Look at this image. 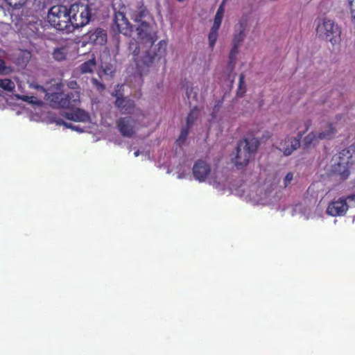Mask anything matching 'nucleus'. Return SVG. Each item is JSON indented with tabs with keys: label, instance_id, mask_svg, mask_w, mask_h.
<instances>
[{
	"label": "nucleus",
	"instance_id": "1",
	"mask_svg": "<svg viewBox=\"0 0 355 355\" xmlns=\"http://www.w3.org/2000/svg\"><path fill=\"white\" fill-rule=\"evenodd\" d=\"M137 40L131 41L129 44V51L134 56H137L141 51V46L144 49L146 55L143 58L144 64L150 65L156 56L163 55L166 49V43L164 40L157 44L158 53L150 50L157 40V31L146 21H142L136 28Z\"/></svg>",
	"mask_w": 355,
	"mask_h": 355
},
{
	"label": "nucleus",
	"instance_id": "2",
	"mask_svg": "<svg viewBox=\"0 0 355 355\" xmlns=\"http://www.w3.org/2000/svg\"><path fill=\"white\" fill-rule=\"evenodd\" d=\"M259 141L256 138L243 139L237 145L236 156L232 159L237 168H242L248 164L252 156L256 152Z\"/></svg>",
	"mask_w": 355,
	"mask_h": 355
},
{
	"label": "nucleus",
	"instance_id": "3",
	"mask_svg": "<svg viewBox=\"0 0 355 355\" xmlns=\"http://www.w3.org/2000/svg\"><path fill=\"white\" fill-rule=\"evenodd\" d=\"M69 12L65 6H53L48 11L47 21L56 30L68 33L70 26Z\"/></svg>",
	"mask_w": 355,
	"mask_h": 355
},
{
	"label": "nucleus",
	"instance_id": "4",
	"mask_svg": "<svg viewBox=\"0 0 355 355\" xmlns=\"http://www.w3.org/2000/svg\"><path fill=\"white\" fill-rule=\"evenodd\" d=\"M45 99L53 108H71L77 106L80 102V94L78 92L64 94L55 92L46 93Z\"/></svg>",
	"mask_w": 355,
	"mask_h": 355
},
{
	"label": "nucleus",
	"instance_id": "5",
	"mask_svg": "<svg viewBox=\"0 0 355 355\" xmlns=\"http://www.w3.org/2000/svg\"><path fill=\"white\" fill-rule=\"evenodd\" d=\"M70 17V26L68 33L73 32L87 24L90 20V10L87 6L83 4H73L69 8Z\"/></svg>",
	"mask_w": 355,
	"mask_h": 355
},
{
	"label": "nucleus",
	"instance_id": "6",
	"mask_svg": "<svg viewBox=\"0 0 355 355\" xmlns=\"http://www.w3.org/2000/svg\"><path fill=\"white\" fill-rule=\"evenodd\" d=\"M317 35L332 44L337 43L340 35V30L334 20L328 18L320 19L316 27Z\"/></svg>",
	"mask_w": 355,
	"mask_h": 355
},
{
	"label": "nucleus",
	"instance_id": "7",
	"mask_svg": "<svg viewBox=\"0 0 355 355\" xmlns=\"http://www.w3.org/2000/svg\"><path fill=\"white\" fill-rule=\"evenodd\" d=\"M351 157L349 150H343L339 153L334 164V171L339 174L343 179L347 178L349 175V166L352 163Z\"/></svg>",
	"mask_w": 355,
	"mask_h": 355
},
{
	"label": "nucleus",
	"instance_id": "8",
	"mask_svg": "<svg viewBox=\"0 0 355 355\" xmlns=\"http://www.w3.org/2000/svg\"><path fill=\"white\" fill-rule=\"evenodd\" d=\"M116 128L124 137H132L138 130V122L131 116L121 117L116 121Z\"/></svg>",
	"mask_w": 355,
	"mask_h": 355
},
{
	"label": "nucleus",
	"instance_id": "9",
	"mask_svg": "<svg viewBox=\"0 0 355 355\" xmlns=\"http://www.w3.org/2000/svg\"><path fill=\"white\" fill-rule=\"evenodd\" d=\"M114 30L126 36H130L132 27L122 12H116L114 14Z\"/></svg>",
	"mask_w": 355,
	"mask_h": 355
},
{
	"label": "nucleus",
	"instance_id": "10",
	"mask_svg": "<svg viewBox=\"0 0 355 355\" xmlns=\"http://www.w3.org/2000/svg\"><path fill=\"white\" fill-rule=\"evenodd\" d=\"M348 208L346 199L339 198L329 204L326 212L331 216H341L346 214Z\"/></svg>",
	"mask_w": 355,
	"mask_h": 355
},
{
	"label": "nucleus",
	"instance_id": "11",
	"mask_svg": "<svg viewBox=\"0 0 355 355\" xmlns=\"http://www.w3.org/2000/svg\"><path fill=\"white\" fill-rule=\"evenodd\" d=\"M194 178L199 182H205L211 175L210 166L203 160H198L193 166Z\"/></svg>",
	"mask_w": 355,
	"mask_h": 355
},
{
	"label": "nucleus",
	"instance_id": "12",
	"mask_svg": "<svg viewBox=\"0 0 355 355\" xmlns=\"http://www.w3.org/2000/svg\"><path fill=\"white\" fill-rule=\"evenodd\" d=\"M115 105L123 114H135L138 111L140 112L139 110L136 108L134 101L128 98L117 96Z\"/></svg>",
	"mask_w": 355,
	"mask_h": 355
},
{
	"label": "nucleus",
	"instance_id": "13",
	"mask_svg": "<svg viewBox=\"0 0 355 355\" xmlns=\"http://www.w3.org/2000/svg\"><path fill=\"white\" fill-rule=\"evenodd\" d=\"M300 146V138L287 137L279 143L278 148L285 155L288 156L290 155L294 150L297 149Z\"/></svg>",
	"mask_w": 355,
	"mask_h": 355
},
{
	"label": "nucleus",
	"instance_id": "14",
	"mask_svg": "<svg viewBox=\"0 0 355 355\" xmlns=\"http://www.w3.org/2000/svg\"><path fill=\"white\" fill-rule=\"evenodd\" d=\"M88 38L92 43L103 45L107 42V33L104 29L97 28L88 33Z\"/></svg>",
	"mask_w": 355,
	"mask_h": 355
},
{
	"label": "nucleus",
	"instance_id": "15",
	"mask_svg": "<svg viewBox=\"0 0 355 355\" xmlns=\"http://www.w3.org/2000/svg\"><path fill=\"white\" fill-rule=\"evenodd\" d=\"M63 116L69 119L76 122H87L89 121V114L83 110L76 109L70 112H64Z\"/></svg>",
	"mask_w": 355,
	"mask_h": 355
},
{
	"label": "nucleus",
	"instance_id": "16",
	"mask_svg": "<svg viewBox=\"0 0 355 355\" xmlns=\"http://www.w3.org/2000/svg\"><path fill=\"white\" fill-rule=\"evenodd\" d=\"M322 139L320 135L315 132H309L303 139V144L306 148L315 146Z\"/></svg>",
	"mask_w": 355,
	"mask_h": 355
},
{
	"label": "nucleus",
	"instance_id": "17",
	"mask_svg": "<svg viewBox=\"0 0 355 355\" xmlns=\"http://www.w3.org/2000/svg\"><path fill=\"white\" fill-rule=\"evenodd\" d=\"M336 133V128L332 124L328 125L325 128L322 130L318 134L322 140H329L334 138Z\"/></svg>",
	"mask_w": 355,
	"mask_h": 355
},
{
	"label": "nucleus",
	"instance_id": "18",
	"mask_svg": "<svg viewBox=\"0 0 355 355\" xmlns=\"http://www.w3.org/2000/svg\"><path fill=\"white\" fill-rule=\"evenodd\" d=\"M96 67L94 59L89 60L80 66V70L83 73H92Z\"/></svg>",
	"mask_w": 355,
	"mask_h": 355
},
{
	"label": "nucleus",
	"instance_id": "19",
	"mask_svg": "<svg viewBox=\"0 0 355 355\" xmlns=\"http://www.w3.org/2000/svg\"><path fill=\"white\" fill-rule=\"evenodd\" d=\"M0 87L7 92H13L15 88V84L8 78L0 79Z\"/></svg>",
	"mask_w": 355,
	"mask_h": 355
},
{
	"label": "nucleus",
	"instance_id": "20",
	"mask_svg": "<svg viewBox=\"0 0 355 355\" xmlns=\"http://www.w3.org/2000/svg\"><path fill=\"white\" fill-rule=\"evenodd\" d=\"M198 116L199 110L196 107L192 109L187 117L186 125L191 128L198 119Z\"/></svg>",
	"mask_w": 355,
	"mask_h": 355
},
{
	"label": "nucleus",
	"instance_id": "21",
	"mask_svg": "<svg viewBox=\"0 0 355 355\" xmlns=\"http://www.w3.org/2000/svg\"><path fill=\"white\" fill-rule=\"evenodd\" d=\"M16 97L17 99H20L32 105H40L42 104V101L33 96L17 94Z\"/></svg>",
	"mask_w": 355,
	"mask_h": 355
},
{
	"label": "nucleus",
	"instance_id": "22",
	"mask_svg": "<svg viewBox=\"0 0 355 355\" xmlns=\"http://www.w3.org/2000/svg\"><path fill=\"white\" fill-rule=\"evenodd\" d=\"M249 17L248 15H243L236 26V30L245 31L248 26Z\"/></svg>",
	"mask_w": 355,
	"mask_h": 355
},
{
	"label": "nucleus",
	"instance_id": "23",
	"mask_svg": "<svg viewBox=\"0 0 355 355\" xmlns=\"http://www.w3.org/2000/svg\"><path fill=\"white\" fill-rule=\"evenodd\" d=\"M53 58L58 61H62L66 58L67 50L64 48H58L53 51Z\"/></svg>",
	"mask_w": 355,
	"mask_h": 355
},
{
	"label": "nucleus",
	"instance_id": "24",
	"mask_svg": "<svg viewBox=\"0 0 355 355\" xmlns=\"http://www.w3.org/2000/svg\"><path fill=\"white\" fill-rule=\"evenodd\" d=\"M245 37V34L244 31H241L235 29V33L234 34V37L232 40L233 44L241 45Z\"/></svg>",
	"mask_w": 355,
	"mask_h": 355
},
{
	"label": "nucleus",
	"instance_id": "25",
	"mask_svg": "<svg viewBox=\"0 0 355 355\" xmlns=\"http://www.w3.org/2000/svg\"><path fill=\"white\" fill-rule=\"evenodd\" d=\"M245 76L243 74H241L239 77V83L237 89V95L239 96H243L246 92V87L245 83Z\"/></svg>",
	"mask_w": 355,
	"mask_h": 355
},
{
	"label": "nucleus",
	"instance_id": "26",
	"mask_svg": "<svg viewBox=\"0 0 355 355\" xmlns=\"http://www.w3.org/2000/svg\"><path fill=\"white\" fill-rule=\"evenodd\" d=\"M190 128H191L186 125L181 130L180 137L177 139V142L178 143L179 145H182V144L184 143L189 135Z\"/></svg>",
	"mask_w": 355,
	"mask_h": 355
},
{
	"label": "nucleus",
	"instance_id": "27",
	"mask_svg": "<svg viewBox=\"0 0 355 355\" xmlns=\"http://www.w3.org/2000/svg\"><path fill=\"white\" fill-rule=\"evenodd\" d=\"M14 9H19L25 5L27 0H5Z\"/></svg>",
	"mask_w": 355,
	"mask_h": 355
},
{
	"label": "nucleus",
	"instance_id": "28",
	"mask_svg": "<svg viewBox=\"0 0 355 355\" xmlns=\"http://www.w3.org/2000/svg\"><path fill=\"white\" fill-rule=\"evenodd\" d=\"M13 71V69L10 66H6L5 62L0 59V74L8 75Z\"/></svg>",
	"mask_w": 355,
	"mask_h": 355
},
{
	"label": "nucleus",
	"instance_id": "29",
	"mask_svg": "<svg viewBox=\"0 0 355 355\" xmlns=\"http://www.w3.org/2000/svg\"><path fill=\"white\" fill-rule=\"evenodd\" d=\"M148 12L146 9H141L133 16V19L137 22H142V19L148 15Z\"/></svg>",
	"mask_w": 355,
	"mask_h": 355
},
{
	"label": "nucleus",
	"instance_id": "30",
	"mask_svg": "<svg viewBox=\"0 0 355 355\" xmlns=\"http://www.w3.org/2000/svg\"><path fill=\"white\" fill-rule=\"evenodd\" d=\"M240 46L239 45H236V44H232V48L230 51V56H229V59H230V64H232L233 62H234V60L236 59V56L238 53V50H239V47Z\"/></svg>",
	"mask_w": 355,
	"mask_h": 355
},
{
	"label": "nucleus",
	"instance_id": "31",
	"mask_svg": "<svg viewBox=\"0 0 355 355\" xmlns=\"http://www.w3.org/2000/svg\"><path fill=\"white\" fill-rule=\"evenodd\" d=\"M224 12H225V9L223 8V3H221L220 5L219 8H218V10H217L216 14L214 17V20L222 22Z\"/></svg>",
	"mask_w": 355,
	"mask_h": 355
},
{
	"label": "nucleus",
	"instance_id": "32",
	"mask_svg": "<svg viewBox=\"0 0 355 355\" xmlns=\"http://www.w3.org/2000/svg\"><path fill=\"white\" fill-rule=\"evenodd\" d=\"M352 20L355 21V0H347Z\"/></svg>",
	"mask_w": 355,
	"mask_h": 355
},
{
	"label": "nucleus",
	"instance_id": "33",
	"mask_svg": "<svg viewBox=\"0 0 355 355\" xmlns=\"http://www.w3.org/2000/svg\"><path fill=\"white\" fill-rule=\"evenodd\" d=\"M218 37V33L210 31L208 39L209 46L213 48Z\"/></svg>",
	"mask_w": 355,
	"mask_h": 355
},
{
	"label": "nucleus",
	"instance_id": "34",
	"mask_svg": "<svg viewBox=\"0 0 355 355\" xmlns=\"http://www.w3.org/2000/svg\"><path fill=\"white\" fill-rule=\"evenodd\" d=\"M311 125V120H306L304 122V127H305L304 130L303 132H300L298 134V138H300V139L302 138V135L309 129Z\"/></svg>",
	"mask_w": 355,
	"mask_h": 355
},
{
	"label": "nucleus",
	"instance_id": "35",
	"mask_svg": "<svg viewBox=\"0 0 355 355\" xmlns=\"http://www.w3.org/2000/svg\"><path fill=\"white\" fill-rule=\"evenodd\" d=\"M293 179V173H288L284 180V186L287 187Z\"/></svg>",
	"mask_w": 355,
	"mask_h": 355
},
{
	"label": "nucleus",
	"instance_id": "36",
	"mask_svg": "<svg viewBox=\"0 0 355 355\" xmlns=\"http://www.w3.org/2000/svg\"><path fill=\"white\" fill-rule=\"evenodd\" d=\"M55 123L57 124V125H64L65 126L66 128H71V123H67V122H65L63 119H55L54 120Z\"/></svg>",
	"mask_w": 355,
	"mask_h": 355
},
{
	"label": "nucleus",
	"instance_id": "37",
	"mask_svg": "<svg viewBox=\"0 0 355 355\" xmlns=\"http://www.w3.org/2000/svg\"><path fill=\"white\" fill-rule=\"evenodd\" d=\"M92 83L99 91H103L105 89L104 85L98 82L96 79L93 78Z\"/></svg>",
	"mask_w": 355,
	"mask_h": 355
},
{
	"label": "nucleus",
	"instance_id": "38",
	"mask_svg": "<svg viewBox=\"0 0 355 355\" xmlns=\"http://www.w3.org/2000/svg\"><path fill=\"white\" fill-rule=\"evenodd\" d=\"M221 25L220 21L214 20L213 26L210 31L218 33V31Z\"/></svg>",
	"mask_w": 355,
	"mask_h": 355
},
{
	"label": "nucleus",
	"instance_id": "39",
	"mask_svg": "<svg viewBox=\"0 0 355 355\" xmlns=\"http://www.w3.org/2000/svg\"><path fill=\"white\" fill-rule=\"evenodd\" d=\"M28 85H29V87H31V88L36 89H41L44 92L46 93V90L44 89V88L35 83H29L28 82Z\"/></svg>",
	"mask_w": 355,
	"mask_h": 355
},
{
	"label": "nucleus",
	"instance_id": "40",
	"mask_svg": "<svg viewBox=\"0 0 355 355\" xmlns=\"http://www.w3.org/2000/svg\"><path fill=\"white\" fill-rule=\"evenodd\" d=\"M34 3L37 4L39 8H44L49 0H33Z\"/></svg>",
	"mask_w": 355,
	"mask_h": 355
},
{
	"label": "nucleus",
	"instance_id": "41",
	"mask_svg": "<svg viewBox=\"0 0 355 355\" xmlns=\"http://www.w3.org/2000/svg\"><path fill=\"white\" fill-rule=\"evenodd\" d=\"M67 86L71 89H76L77 86V83L76 80H70L67 83Z\"/></svg>",
	"mask_w": 355,
	"mask_h": 355
},
{
	"label": "nucleus",
	"instance_id": "42",
	"mask_svg": "<svg viewBox=\"0 0 355 355\" xmlns=\"http://www.w3.org/2000/svg\"><path fill=\"white\" fill-rule=\"evenodd\" d=\"M70 129H72L73 130H76L77 132H82L81 128L78 125H73L71 124V128H69Z\"/></svg>",
	"mask_w": 355,
	"mask_h": 355
},
{
	"label": "nucleus",
	"instance_id": "43",
	"mask_svg": "<svg viewBox=\"0 0 355 355\" xmlns=\"http://www.w3.org/2000/svg\"><path fill=\"white\" fill-rule=\"evenodd\" d=\"M209 184H216V186H218V184H220V181H217L216 180H210Z\"/></svg>",
	"mask_w": 355,
	"mask_h": 355
},
{
	"label": "nucleus",
	"instance_id": "44",
	"mask_svg": "<svg viewBox=\"0 0 355 355\" xmlns=\"http://www.w3.org/2000/svg\"><path fill=\"white\" fill-rule=\"evenodd\" d=\"M347 199L350 200H355V194L348 196Z\"/></svg>",
	"mask_w": 355,
	"mask_h": 355
},
{
	"label": "nucleus",
	"instance_id": "45",
	"mask_svg": "<svg viewBox=\"0 0 355 355\" xmlns=\"http://www.w3.org/2000/svg\"><path fill=\"white\" fill-rule=\"evenodd\" d=\"M134 154H135V157H137V156H139V155L140 152H139V150H137V151H135V153H134Z\"/></svg>",
	"mask_w": 355,
	"mask_h": 355
},
{
	"label": "nucleus",
	"instance_id": "46",
	"mask_svg": "<svg viewBox=\"0 0 355 355\" xmlns=\"http://www.w3.org/2000/svg\"><path fill=\"white\" fill-rule=\"evenodd\" d=\"M226 1H227V0H223L222 3H223V6L225 5V3Z\"/></svg>",
	"mask_w": 355,
	"mask_h": 355
}]
</instances>
